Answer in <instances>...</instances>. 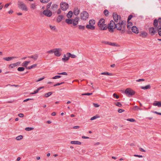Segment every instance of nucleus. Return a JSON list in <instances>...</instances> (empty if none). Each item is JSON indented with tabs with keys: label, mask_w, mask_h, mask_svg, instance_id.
<instances>
[{
	"label": "nucleus",
	"mask_w": 161,
	"mask_h": 161,
	"mask_svg": "<svg viewBox=\"0 0 161 161\" xmlns=\"http://www.w3.org/2000/svg\"><path fill=\"white\" fill-rule=\"evenodd\" d=\"M44 78H45V77H43L42 78H40L38 80H36V82H38L41 81H42V80H43Z\"/></svg>",
	"instance_id": "nucleus-53"
},
{
	"label": "nucleus",
	"mask_w": 161,
	"mask_h": 161,
	"mask_svg": "<svg viewBox=\"0 0 161 161\" xmlns=\"http://www.w3.org/2000/svg\"><path fill=\"white\" fill-rule=\"evenodd\" d=\"M127 120L132 122H133L135 121V120L133 119H128Z\"/></svg>",
	"instance_id": "nucleus-48"
},
{
	"label": "nucleus",
	"mask_w": 161,
	"mask_h": 161,
	"mask_svg": "<svg viewBox=\"0 0 161 161\" xmlns=\"http://www.w3.org/2000/svg\"><path fill=\"white\" fill-rule=\"evenodd\" d=\"M18 116L20 117H23L24 116V115L23 114L20 113L18 115Z\"/></svg>",
	"instance_id": "nucleus-58"
},
{
	"label": "nucleus",
	"mask_w": 161,
	"mask_h": 161,
	"mask_svg": "<svg viewBox=\"0 0 161 161\" xmlns=\"http://www.w3.org/2000/svg\"><path fill=\"white\" fill-rule=\"evenodd\" d=\"M15 58H16V57H8L3 58V59L7 61H10Z\"/></svg>",
	"instance_id": "nucleus-19"
},
{
	"label": "nucleus",
	"mask_w": 161,
	"mask_h": 161,
	"mask_svg": "<svg viewBox=\"0 0 161 161\" xmlns=\"http://www.w3.org/2000/svg\"><path fill=\"white\" fill-rule=\"evenodd\" d=\"M124 93L127 96L130 97L134 95L135 92L132 89L127 88L125 90Z\"/></svg>",
	"instance_id": "nucleus-5"
},
{
	"label": "nucleus",
	"mask_w": 161,
	"mask_h": 161,
	"mask_svg": "<svg viewBox=\"0 0 161 161\" xmlns=\"http://www.w3.org/2000/svg\"><path fill=\"white\" fill-rule=\"evenodd\" d=\"M132 17V15H130L128 18V22H129V21L131 19Z\"/></svg>",
	"instance_id": "nucleus-55"
},
{
	"label": "nucleus",
	"mask_w": 161,
	"mask_h": 161,
	"mask_svg": "<svg viewBox=\"0 0 161 161\" xmlns=\"http://www.w3.org/2000/svg\"><path fill=\"white\" fill-rule=\"evenodd\" d=\"M151 88L150 86L149 85H147L145 86H141V88L143 90H146L149 89Z\"/></svg>",
	"instance_id": "nucleus-26"
},
{
	"label": "nucleus",
	"mask_w": 161,
	"mask_h": 161,
	"mask_svg": "<svg viewBox=\"0 0 161 161\" xmlns=\"http://www.w3.org/2000/svg\"><path fill=\"white\" fill-rule=\"evenodd\" d=\"M157 32V30L155 27L154 28L153 27H151L149 28V33L151 35L153 36Z\"/></svg>",
	"instance_id": "nucleus-10"
},
{
	"label": "nucleus",
	"mask_w": 161,
	"mask_h": 161,
	"mask_svg": "<svg viewBox=\"0 0 161 161\" xmlns=\"http://www.w3.org/2000/svg\"><path fill=\"white\" fill-rule=\"evenodd\" d=\"M148 35V34L145 31H141L140 33V36L143 37H146Z\"/></svg>",
	"instance_id": "nucleus-17"
},
{
	"label": "nucleus",
	"mask_w": 161,
	"mask_h": 161,
	"mask_svg": "<svg viewBox=\"0 0 161 161\" xmlns=\"http://www.w3.org/2000/svg\"><path fill=\"white\" fill-rule=\"evenodd\" d=\"M86 27L87 29L91 30H94L95 29V26H92L90 25H87Z\"/></svg>",
	"instance_id": "nucleus-23"
},
{
	"label": "nucleus",
	"mask_w": 161,
	"mask_h": 161,
	"mask_svg": "<svg viewBox=\"0 0 161 161\" xmlns=\"http://www.w3.org/2000/svg\"><path fill=\"white\" fill-rule=\"evenodd\" d=\"M93 105L95 107H98L99 106V105L97 103H93Z\"/></svg>",
	"instance_id": "nucleus-59"
},
{
	"label": "nucleus",
	"mask_w": 161,
	"mask_h": 161,
	"mask_svg": "<svg viewBox=\"0 0 161 161\" xmlns=\"http://www.w3.org/2000/svg\"><path fill=\"white\" fill-rule=\"evenodd\" d=\"M70 53H68L64 55V58H62V60L64 62H65L69 60V57H70Z\"/></svg>",
	"instance_id": "nucleus-12"
},
{
	"label": "nucleus",
	"mask_w": 161,
	"mask_h": 161,
	"mask_svg": "<svg viewBox=\"0 0 161 161\" xmlns=\"http://www.w3.org/2000/svg\"><path fill=\"white\" fill-rule=\"evenodd\" d=\"M153 25L156 28L157 32H158V35L161 36V25L158 26V21L157 19H155L154 20Z\"/></svg>",
	"instance_id": "nucleus-6"
},
{
	"label": "nucleus",
	"mask_w": 161,
	"mask_h": 161,
	"mask_svg": "<svg viewBox=\"0 0 161 161\" xmlns=\"http://www.w3.org/2000/svg\"><path fill=\"white\" fill-rule=\"evenodd\" d=\"M34 128L33 127H26L25 128V130L26 131H31L34 129Z\"/></svg>",
	"instance_id": "nucleus-42"
},
{
	"label": "nucleus",
	"mask_w": 161,
	"mask_h": 161,
	"mask_svg": "<svg viewBox=\"0 0 161 161\" xmlns=\"http://www.w3.org/2000/svg\"><path fill=\"white\" fill-rule=\"evenodd\" d=\"M78 28L80 30H84L85 28V26L82 25H79Z\"/></svg>",
	"instance_id": "nucleus-38"
},
{
	"label": "nucleus",
	"mask_w": 161,
	"mask_h": 161,
	"mask_svg": "<svg viewBox=\"0 0 161 161\" xmlns=\"http://www.w3.org/2000/svg\"><path fill=\"white\" fill-rule=\"evenodd\" d=\"M49 0H40L41 2L43 3H47L48 2Z\"/></svg>",
	"instance_id": "nucleus-51"
},
{
	"label": "nucleus",
	"mask_w": 161,
	"mask_h": 161,
	"mask_svg": "<svg viewBox=\"0 0 161 161\" xmlns=\"http://www.w3.org/2000/svg\"><path fill=\"white\" fill-rule=\"evenodd\" d=\"M80 12V10L77 8H75L74 10V14L75 15H78Z\"/></svg>",
	"instance_id": "nucleus-21"
},
{
	"label": "nucleus",
	"mask_w": 161,
	"mask_h": 161,
	"mask_svg": "<svg viewBox=\"0 0 161 161\" xmlns=\"http://www.w3.org/2000/svg\"><path fill=\"white\" fill-rule=\"evenodd\" d=\"M61 8L63 10H66L69 8V5L68 3L62 2L60 4Z\"/></svg>",
	"instance_id": "nucleus-9"
},
{
	"label": "nucleus",
	"mask_w": 161,
	"mask_h": 161,
	"mask_svg": "<svg viewBox=\"0 0 161 161\" xmlns=\"http://www.w3.org/2000/svg\"><path fill=\"white\" fill-rule=\"evenodd\" d=\"M132 23L130 22H128L127 28L128 29H130L131 28Z\"/></svg>",
	"instance_id": "nucleus-31"
},
{
	"label": "nucleus",
	"mask_w": 161,
	"mask_h": 161,
	"mask_svg": "<svg viewBox=\"0 0 161 161\" xmlns=\"http://www.w3.org/2000/svg\"><path fill=\"white\" fill-rule=\"evenodd\" d=\"M113 96L114 97H116V98L117 99H118L119 97V96L118 95H117L115 93H114L113 94Z\"/></svg>",
	"instance_id": "nucleus-50"
},
{
	"label": "nucleus",
	"mask_w": 161,
	"mask_h": 161,
	"mask_svg": "<svg viewBox=\"0 0 161 161\" xmlns=\"http://www.w3.org/2000/svg\"><path fill=\"white\" fill-rule=\"evenodd\" d=\"M37 5L35 3L31 4L30 6V8L32 10H34L36 9Z\"/></svg>",
	"instance_id": "nucleus-20"
},
{
	"label": "nucleus",
	"mask_w": 161,
	"mask_h": 161,
	"mask_svg": "<svg viewBox=\"0 0 161 161\" xmlns=\"http://www.w3.org/2000/svg\"><path fill=\"white\" fill-rule=\"evenodd\" d=\"M36 64H34L31 66L28 67L27 68V69H31L34 68L36 67L37 66Z\"/></svg>",
	"instance_id": "nucleus-33"
},
{
	"label": "nucleus",
	"mask_w": 161,
	"mask_h": 161,
	"mask_svg": "<svg viewBox=\"0 0 161 161\" xmlns=\"http://www.w3.org/2000/svg\"><path fill=\"white\" fill-rule=\"evenodd\" d=\"M73 12L71 11H69L67 15V17L68 18H70L72 17Z\"/></svg>",
	"instance_id": "nucleus-28"
},
{
	"label": "nucleus",
	"mask_w": 161,
	"mask_h": 161,
	"mask_svg": "<svg viewBox=\"0 0 161 161\" xmlns=\"http://www.w3.org/2000/svg\"><path fill=\"white\" fill-rule=\"evenodd\" d=\"M99 118V116H98V115H97L92 117L91 118L90 120H93L94 119H96L97 118Z\"/></svg>",
	"instance_id": "nucleus-34"
},
{
	"label": "nucleus",
	"mask_w": 161,
	"mask_h": 161,
	"mask_svg": "<svg viewBox=\"0 0 161 161\" xmlns=\"http://www.w3.org/2000/svg\"><path fill=\"white\" fill-rule=\"evenodd\" d=\"M64 83V82H61L60 83H58L54 85V86H59Z\"/></svg>",
	"instance_id": "nucleus-60"
},
{
	"label": "nucleus",
	"mask_w": 161,
	"mask_h": 161,
	"mask_svg": "<svg viewBox=\"0 0 161 161\" xmlns=\"http://www.w3.org/2000/svg\"><path fill=\"white\" fill-rule=\"evenodd\" d=\"M153 113H154L158 114V115H161V113H159V112H157L156 111H153Z\"/></svg>",
	"instance_id": "nucleus-64"
},
{
	"label": "nucleus",
	"mask_w": 161,
	"mask_h": 161,
	"mask_svg": "<svg viewBox=\"0 0 161 161\" xmlns=\"http://www.w3.org/2000/svg\"><path fill=\"white\" fill-rule=\"evenodd\" d=\"M105 23V20L104 19H100L98 23V26L100 30H104L107 29L108 27Z\"/></svg>",
	"instance_id": "nucleus-3"
},
{
	"label": "nucleus",
	"mask_w": 161,
	"mask_h": 161,
	"mask_svg": "<svg viewBox=\"0 0 161 161\" xmlns=\"http://www.w3.org/2000/svg\"><path fill=\"white\" fill-rule=\"evenodd\" d=\"M57 8L58 5L56 4L53 5L52 6V8L53 9V10H54L55 9H57Z\"/></svg>",
	"instance_id": "nucleus-40"
},
{
	"label": "nucleus",
	"mask_w": 161,
	"mask_h": 161,
	"mask_svg": "<svg viewBox=\"0 0 161 161\" xmlns=\"http://www.w3.org/2000/svg\"><path fill=\"white\" fill-rule=\"evenodd\" d=\"M95 24V21L94 20H91L89 21V24L92 26H94Z\"/></svg>",
	"instance_id": "nucleus-32"
},
{
	"label": "nucleus",
	"mask_w": 161,
	"mask_h": 161,
	"mask_svg": "<svg viewBox=\"0 0 161 161\" xmlns=\"http://www.w3.org/2000/svg\"><path fill=\"white\" fill-rule=\"evenodd\" d=\"M52 93H53L52 92H49L45 94L44 95V96L46 97H47L49 96H50Z\"/></svg>",
	"instance_id": "nucleus-35"
},
{
	"label": "nucleus",
	"mask_w": 161,
	"mask_h": 161,
	"mask_svg": "<svg viewBox=\"0 0 161 161\" xmlns=\"http://www.w3.org/2000/svg\"><path fill=\"white\" fill-rule=\"evenodd\" d=\"M125 22L122 21H119V23L116 24V28L119 30L121 31L122 33H124L125 29Z\"/></svg>",
	"instance_id": "nucleus-2"
},
{
	"label": "nucleus",
	"mask_w": 161,
	"mask_h": 161,
	"mask_svg": "<svg viewBox=\"0 0 161 161\" xmlns=\"http://www.w3.org/2000/svg\"><path fill=\"white\" fill-rule=\"evenodd\" d=\"M13 12V11L11 9L8 11V13L9 14H12Z\"/></svg>",
	"instance_id": "nucleus-62"
},
{
	"label": "nucleus",
	"mask_w": 161,
	"mask_h": 161,
	"mask_svg": "<svg viewBox=\"0 0 161 161\" xmlns=\"http://www.w3.org/2000/svg\"><path fill=\"white\" fill-rule=\"evenodd\" d=\"M104 14H105V15L106 16H108V11L107 10H105L104 11Z\"/></svg>",
	"instance_id": "nucleus-44"
},
{
	"label": "nucleus",
	"mask_w": 161,
	"mask_h": 161,
	"mask_svg": "<svg viewBox=\"0 0 161 161\" xmlns=\"http://www.w3.org/2000/svg\"><path fill=\"white\" fill-rule=\"evenodd\" d=\"M107 44L109 45H111L112 46H116V44L114 43H111L110 42H107Z\"/></svg>",
	"instance_id": "nucleus-45"
},
{
	"label": "nucleus",
	"mask_w": 161,
	"mask_h": 161,
	"mask_svg": "<svg viewBox=\"0 0 161 161\" xmlns=\"http://www.w3.org/2000/svg\"><path fill=\"white\" fill-rule=\"evenodd\" d=\"M136 81L137 82H141V81H144V80L143 79H140L138 80H136Z\"/></svg>",
	"instance_id": "nucleus-57"
},
{
	"label": "nucleus",
	"mask_w": 161,
	"mask_h": 161,
	"mask_svg": "<svg viewBox=\"0 0 161 161\" xmlns=\"http://www.w3.org/2000/svg\"><path fill=\"white\" fill-rule=\"evenodd\" d=\"M92 94V93H86L82 94V95H90Z\"/></svg>",
	"instance_id": "nucleus-56"
},
{
	"label": "nucleus",
	"mask_w": 161,
	"mask_h": 161,
	"mask_svg": "<svg viewBox=\"0 0 161 161\" xmlns=\"http://www.w3.org/2000/svg\"><path fill=\"white\" fill-rule=\"evenodd\" d=\"M101 75H109V76H112L113 75V74L111 73H109L108 72H104L101 73Z\"/></svg>",
	"instance_id": "nucleus-25"
},
{
	"label": "nucleus",
	"mask_w": 161,
	"mask_h": 161,
	"mask_svg": "<svg viewBox=\"0 0 161 161\" xmlns=\"http://www.w3.org/2000/svg\"><path fill=\"white\" fill-rule=\"evenodd\" d=\"M17 70L18 71H22L25 70V68L22 67H19L18 68Z\"/></svg>",
	"instance_id": "nucleus-41"
},
{
	"label": "nucleus",
	"mask_w": 161,
	"mask_h": 161,
	"mask_svg": "<svg viewBox=\"0 0 161 161\" xmlns=\"http://www.w3.org/2000/svg\"><path fill=\"white\" fill-rule=\"evenodd\" d=\"M72 19H67L65 20L66 22L68 24H72Z\"/></svg>",
	"instance_id": "nucleus-30"
},
{
	"label": "nucleus",
	"mask_w": 161,
	"mask_h": 161,
	"mask_svg": "<svg viewBox=\"0 0 161 161\" xmlns=\"http://www.w3.org/2000/svg\"><path fill=\"white\" fill-rule=\"evenodd\" d=\"M157 20L158 21V26L161 25V18H159Z\"/></svg>",
	"instance_id": "nucleus-39"
},
{
	"label": "nucleus",
	"mask_w": 161,
	"mask_h": 161,
	"mask_svg": "<svg viewBox=\"0 0 161 161\" xmlns=\"http://www.w3.org/2000/svg\"><path fill=\"white\" fill-rule=\"evenodd\" d=\"M63 18V15H59L57 18L56 20L58 22H60L62 19Z\"/></svg>",
	"instance_id": "nucleus-24"
},
{
	"label": "nucleus",
	"mask_w": 161,
	"mask_h": 161,
	"mask_svg": "<svg viewBox=\"0 0 161 161\" xmlns=\"http://www.w3.org/2000/svg\"><path fill=\"white\" fill-rule=\"evenodd\" d=\"M51 5V3H48L47 6V9H48L50 8V6Z\"/></svg>",
	"instance_id": "nucleus-63"
},
{
	"label": "nucleus",
	"mask_w": 161,
	"mask_h": 161,
	"mask_svg": "<svg viewBox=\"0 0 161 161\" xmlns=\"http://www.w3.org/2000/svg\"><path fill=\"white\" fill-rule=\"evenodd\" d=\"M20 64V62H18L15 63L10 64L9 65V68H13L14 67L19 65Z\"/></svg>",
	"instance_id": "nucleus-14"
},
{
	"label": "nucleus",
	"mask_w": 161,
	"mask_h": 161,
	"mask_svg": "<svg viewBox=\"0 0 161 161\" xmlns=\"http://www.w3.org/2000/svg\"><path fill=\"white\" fill-rule=\"evenodd\" d=\"M70 57L72 58H75L76 57V56L74 54H72L70 53Z\"/></svg>",
	"instance_id": "nucleus-52"
},
{
	"label": "nucleus",
	"mask_w": 161,
	"mask_h": 161,
	"mask_svg": "<svg viewBox=\"0 0 161 161\" xmlns=\"http://www.w3.org/2000/svg\"><path fill=\"white\" fill-rule=\"evenodd\" d=\"M30 61H25L24 62H23L22 64V66H24L27 68V66L28 65V64L30 63Z\"/></svg>",
	"instance_id": "nucleus-22"
},
{
	"label": "nucleus",
	"mask_w": 161,
	"mask_h": 161,
	"mask_svg": "<svg viewBox=\"0 0 161 161\" xmlns=\"http://www.w3.org/2000/svg\"><path fill=\"white\" fill-rule=\"evenodd\" d=\"M131 30L132 32L135 33H138V30L137 28L135 26H132L131 27Z\"/></svg>",
	"instance_id": "nucleus-18"
},
{
	"label": "nucleus",
	"mask_w": 161,
	"mask_h": 161,
	"mask_svg": "<svg viewBox=\"0 0 161 161\" xmlns=\"http://www.w3.org/2000/svg\"><path fill=\"white\" fill-rule=\"evenodd\" d=\"M38 57V56L37 55H32L31 57V58H33L34 60H36L37 59Z\"/></svg>",
	"instance_id": "nucleus-36"
},
{
	"label": "nucleus",
	"mask_w": 161,
	"mask_h": 161,
	"mask_svg": "<svg viewBox=\"0 0 161 161\" xmlns=\"http://www.w3.org/2000/svg\"><path fill=\"white\" fill-rule=\"evenodd\" d=\"M23 138V136L22 135H19L16 137V140L18 141L21 140Z\"/></svg>",
	"instance_id": "nucleus-29"
},
{
	"label": "nucleus",
	"mask_w": 161,
	"mask_h": 161,
	"mask_svg": "<svg viewBox=\"0 0 161 161\" xmlns=\"http://www.w3.org/2000/svg\"><path fill=\"white\" fill-rule=\"evenodd\" d=\"M116 28V24L114 21L111 20L109 24L108 29L110 32H113L114 30Z\"/></svg>",
	"instance_id": "nucleus-7"
},
{
	"label": "nucleus",
	"mask_w": 161,
	"mask_h": 161,
	"mask_svg": "<svg viewBox=\"0 0 161 161\" xmlns=\"http://www.w3.org/2000/svg\"><path fill=\"white\" fill-rule=\"evenodd\" d=\"M133 109H134V110H142L141 109L139 108L137 106H135L133 108Z\"/></svg>",
	"instance_id": "nucleus-46"
},
{
	"label": "nucleus",
	"mask_w": 161,
	"mask_h": 161,
	"mask_svg": "<svg viewBox=\"0 0 161 161\" xmlns=\"http://www.w3.org/2000/svg\"><path fill=\"white\" fill-rule=\"evenodd\" d=\"M79 19L78 17H76L74 19H72V24L74 25H76L78 24Z\"/></svg>",
	"instance_id": "nucleus-16"
},
{
	"label": "nucleus",
	"mask_w": 161,
	"mask_h": 161,
	"mask_svg": "<svg viewBox=\"0 0 161 161\" xmlns=\"http://www.w3.org/2000/svg\"><path fill=\"white\" fill-rule=\"evenodd\" d=\"M70 143L72 144L80 145L81 142L77 141H72L70 142Z\"/></svg>",
	"instance_id": "nucleus-27"
},
{
	"label": "nucleus",
	"mask_w": 161,
	"mask_h": 161,
	"mask_svg": "<svg viewBox=\"0 0 161 161\" xmlns=\"http://www.w3.org/2000/svg\"><path fill=\"white\" fill-rule=\"evenodd\" d=\"M80 16L81 19L85 20L88 18L89 14L87 12L84 11L80 14Z\"/></svg>",
	"instance_id": "nucleus-8"
},
{
	"label": "nucleus",
	"mask_w": 161,
	"mask_h": 161,
	"mask_svg": "<svg viewBox=\"0 0 161 161\" xmlns=\"http://www.w3.org/2000/svg\"><path fill=\"white\" fill-rule=\"evenodd\" d=\"M62 51L61 48H55L47 51V53L49 54L54 53L55 56L59 57L62 55Z\"/></svg>",
	"instance_id": "nucleus-1"
},
{
	"label": "nucleus",
	"mask_w": 161,
	"mask_h": 161,
	"mask_svg": "<svg viewBox=\"0 0 161 161\" xmlns=\"http://www.w3.org/2000/svg\"><path fill=\"white\" fill-rule=\"evenodd\" d=\"M11 4V3H7L5 4L4 6V8H7L8 6Z\"/></svg>",
	"instance_id": "nucleus-54"
},
{
	"label": "nucleus",
	"mask_w": 161,
	"mask_h": 161,
	"mask_svg": "<svg viewBox=\"0 0 161 161\" xmlns=\"http://www.w3.org/2000/svg\"><path fill=\"white\" fill-rule=\"evenodd\" d=\"M113 16L114 21L115 22H119V21H121L120 20V17L118 15L114 13Z\"/></svg>",
	"instance_id": "nucleus-11"
},
{
	"label": "nucleus",
	"mask_w": 161,
	"mask_h": 161,
	"mask_svg": "<svg viewBox=\"0 0 161 161\" xmlns=\"http://www.w3.org/2000/svg\"><path fill=\"white\" fill-rule=\"evenodd\" d=\"M153 105L154 106H157L158 107H161V101H155L153 103Z\"/></svg>",
	"instance_id": "nucleus-15"
},
{
	"label": "nucleus",
	"mask_w": 161,
	"mask_h": 161,
	"mask_svg": "<svg viewBox=\"0 0 161 161\" xmlns=\"http://www.w3.org/2000/svg\"><path fill=\"white\" fill-rule=\"evenodd\" d=\"M61 76L60 75H56L54 77H53V79H58L59 78H60L61 77Z\"/></svg>",
	"instance_id": "nucleus-47"
},
{
	"label": "nucleus",
	"mask_w": 161,
	"mask_h": 161,
	"mask_svg": "<svg viewBox=\"0 0 161 161\" xmlns=\"http://www.w3.org/2000/svg\"><path fill=\"white\" fill-rule=\"evenodd\" d=\"M18 5L19 8L23 11H27L28 10V8L26 5L23 2L18 1Z\"/></svg>",
	"instance_id": "nucleus-4"
},
{
	"label": "nucleus",
	"mask_w": 161,
	"mask_h": 161,
	"mask_svg": "<svg viewBox=\"0 0 161 161\" xmlns=\"http://www.w3.org/2000/svg\"><path fill=\"white\" fill-rule=\"evenodd\" d=\"M124 111V110L121 109H119L118 110V112L119 113H121Z\"/></svg>",
	"instance_id": "nucleus-61"
},
{
	"label": "nucleus",
	"mask_w": 161,
	"mask_h": 161,
	"mask_svg": "<svg viewBox=\"0 0 161 161\" xmlns=\"http://www.w3.org/2000/svg\"><path fill=\"white\" fill-rule=\"evenodd\" d=\"M43 14H44L48 17L51 16L52 14V12L48 9L44 10L43 12Z\"/></svg>",
	"instance_id": "nucleus-13"
},
{
	"label": "nucleus",
	"mask_w": 161,
	"mask_h": 161,
	"mask_svg": "<svg viewBox=\"0 0 161 161\" xmlns=\"http://www.w3.org/2000/svg\"><path fill=\"white\" fill-rule=\"evenodd\" d=\"M49 27L53 30H55L56 29L55 26L54 25H49Z\"/></svg>",
	"instance_id": "nucleus-43"
},
{
	"label": "nucleus",
	"mask_w": 161,
	"mask_h": 161,
	"mask_svg": "<svg viewBox=\"0 0 161 161\" xmlns=\"http://www.w3.org/2000/svg\"><path fill=\"white\" fill-rule=\"evenodd\" d=\"M114 104L116 106L119 107H120L122 106L121 104L119 102L115 103H114Z\"/></svg>",
	"instance_id": "nucleus-37"
},
{
	"label": "nucleus",
	"mask_w": 161,
	"mask_h": 161,
	"mask_svg": "<svg viewBox=\"0 0 161 161\" xmlns=\"http://www.w3.org/2000/svg\"><path fill=\"white\" fill-rule=\"evenodd\" d=\"M58 75H67V74L66 72H63L61 73H57Z\"/></svg>",
	"instance_id": "nucleus-49"
}]
</instances>
